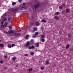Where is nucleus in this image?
Instances as JSON below:
<instances>
[{"label": "nucleus", "instance_id": "9b49d317", "mask_svg": "<svg viewBox=\"0 0 73 73\" xmlns=\"http://www.w3.org/2000/svg\"><path fill=\"white\" fill-rule=\"evenodd\" d=\"M36 25V26H38L39 25V23L38 22H36L35 23Z\"/></svg>", "mask_w": 73, "mask_h": 73}, {"label": "nucleus", "instance_id": "ddd939ff", "mask_svg": "<svg viewBox=\"0 0 73 73\" xmlns=\"http://www.w3.org/2000/svg\"><path fill=\"white\" fill-rule=\"evenodd\" d=\"M7 25H8V22H5L4 24L5 26H7Z\"/></svg>", "mask_w": 73, "mask_h": 73}, {"label": "nucleus", "instance_id": "5701e85b", "mask_svg": "<svg viewBox=\"0 0 73 73\" xmlns=\"http://www.w3.org/2000/svg\"><path fill=\"white\" fill-rule=\"evenodd\" d=\"M6 15H7V14L5 13V14H3L2 17H5V16H6Z\"/></svg>", "mask_w": 73, "mask_h": 73}, {"label": "nucleus", "instance_id": "4c0bfd02", "mask_svg": "<svg viewBox=\"0 0 73 73\" xmlns=\"http://www.w3.org/2000/svg\"><path fill=\"white\" fill-rule=\"evenodd\" d=\"M15 46V44H12V47H13Z\"/></svg>", "mask_w": 73, "mask_h": 73}, {"label": "nucleus", "instance_id": "f03ea898", "mask_svg": "<svg viewBox=\"0 0 73 73\" xmlns=\"http://www.w3.org/2000/svg\"><path fill=\"white\" fill-rule=\"evenodd\" d=\"M40 3H38V4L35 5L34 7H35V8H38V7H40Z\"/></svg>", "mask_w": 73, "mask_h": 73}, {"label": "nucleus", "instance_id": "49530a36", "mask_svg": "<svg viewBox=\"0 0 73 73\" xmlns=\"http://www.w3.org/2000/svg\"><path fill=\"white\" fill-rule=\"evenodd\" d=\"M3 21H2L1 22V24H3Z\"/></svg>", "mask_w": 73, "mask_h": 73}, {"label": "nucleus", "instance_id": "bb28decb", "mask_svg": "<svg viewBox=\"0 0 73 73\" xmlns=\"http://www.w3.org/2000/svg\"><path fill=\"white\" fill-rule=\"evenodd\" d=\"M54 17L56 20H58V18L57 17V16Z\"/></svg>", "mask_w": 73, "mask_h": 73}, {"label": "nucleus", "instance_id": "aec40b11", "mask_svg": "<svg viewBox=\"0 0 73 73\" xmlns=\"http://www.w3.org/2000/svg\"><path fill=\"white\" fill-rule=\"evenodd\" d=\"M16 3L15 2H13L12 3V5H16Z\"/></svg>", "mask_w": 73, "mask_h": 73}, {"label": "nucleus", "instance_id": "6e6d98bb", "mask_svg": "<svg viewBox=\"0 0 73 73\" xmlns=\"http://www.w3.org/2000/svg\"><path fill=\"white\" fill-rule=\"evenodd\" d=\"M43 17H44V16H42Z\"/></svg>", "mask_w": 73, "mask_h": 73}, {"label": "nucleus", "instance_id": "f3484780", "mask_svg": "<svg viewBox=\"0 0 73 73\" xmlns=\"http://www.w3.org/2000/svg\"><path fill=\"white\" fill-rule=\"evenodd\" d=\"M9 29H12V26H11V25L9 26L8 27Z\"/></svg>", "mask_w": 73, "mask_h": 73}, {"label": "nucleus", "instance_id": "423d86ee", "mask_svg": "<svg viewBox=\"0 0 73 73\" xmlns=\"http://www.w3.org/2000/svg\"><path fill=\"white\" fill-rule=\"evenodd\" d=\"M29 35H26V36L25 37V38L26 40H28V37H29Z\"/></svg>", "mask_w": 73, "mask_h": 73}, {"label": "nucleus", "instance_id": "3c124183", "mask_svg": "<svg viewBox=\"0 0 73 73\" xmlns=\"http://www.w3.org/2000/svg\"><path fill=\"white\" fill-rule=\"evenodd\" d=\"M16 67H18V65H16Z\"/></svg>", "mask_w": 73, "mask_h": 73}, {"label": "nucleus", "instance_id": "79ce46f5", "mask_svg": "<svg viewBox=\"0 0 73 73\" xmlns=\"http://www.w3.org/2000/svg\"><path fill=\"white\" fill-rule=\"evenodd\" d=\"M23 8H24V9H27V7L24 6H23Z\"/></svg>", "mask_w": 73, "mask_h": 73}, {"label": "nucleus", "instance_id": "9d476101", "mask_svg": "<svg viewBox=\"0 0 73 73\" xmlns=\"http://www.w3.org/2000/svg\"><path fill=\"white\" fill-rule=\"evenodd\" d=\"M7 20V18H4L3 20V21H6V20Z\"/></svg>", "mask_w": 73, "mask_h": 73}, {"label": "nucleus", "instance_id": "412c9836", "mask_svg": "<svg viewBox=\"0 0 73 73\" xmlns=\"http://www.w3.org/2000/svg\"><path fill=\"white\" fill-rule=\"evenodd\" d=\"M15 59H16V57H14L12 58V60L13 61H15Z\"/></svg>", "mask_w": 73, "mask_h": 73}, {"label": "nucleus", "instance_id": "f8f14e48", "mask_svg": "<svg viewBox=\"0 0 73 73\" xmlns=\"http://www.w3.org/2000/svg\"><path fill=\"white\" fill-rule=\"evenodd\" d=\"M70 11V10H69V9H66V12H69Z\"/></svg>", "mask_w": 73, "mask_h": 73}, {"label": "nucleus", "instance_id": "6e6552de", "mask_svg": "<svg viewBox=\"0 0 73 73\" xmlns=\"http://www.w3.org/2000/svg\"><path fill=\"white\" fill-rule=\"evenodd\" d=\"M7 46L8 48H12V45H11V44H8L7 45Z\"/></svg>", "mask_w": 73, "mask_h": 73}, {"label": "nucleus", "instance_id": "6ab92c4d", "mask_svg": "<svg viewBox=\"0 0 73 73\" xmlns=\"http://www.w3.org/2000/svg\"><path fill=\"white\" fill-rule=\"evenodd\" d=\"M29 72H31V71H32V69L31 68H30L28 70Z\"/></svg>", "mask_w": 73, "mask_h": 73}, {"label": "nucleus", "instance_id": "37998d69", "mask_svg": "<svg viewBox=\"0 0 73 73\" xmlns=\"http://www.w3.org/2000/svg\"><path fill=\"white\" fill-rule=\"evenodd\" d=\"M33 36L34 37H36V35H33Z\"/></svg>", "mask_w": 73, "mask_h": 73}, {"label": "nucleus", "instance_id": "5fc2aeb1", "mask_svg": "<svg viewBox=\"0 0 73 73\" xmlns=\"http://www.w3.org/2000/svg\"><path fill=\"white\" fill-rule=\"evenodd\" d=\"M64 12V11H63L62 12Z\"/></svg>", "mask_w": 73, "mask_h": 73}, {"label": "nucleus", "instance_id": "c85d7f7f", "mask_svg": "<svg viewBox=\"0 0 73 73\" xmlns=\"http://www.w3.org/2000/svg\"><path fill=\"white\" fill-rule=\"evenodd\" d=\"M40 69L41 70H44V67H41Z\"/></svg>", "mask_w": 73, "mask_h": 73}, {"label": "nucleus", "instance_id": "72a5a7b5", "mask_svg": "<svg viewBox=\"0 0 73 73\" xmlns=\"http://www.w3.org/2000/svg\"><path fill=\"white\" fill-rule=\"evenodd\" d=\"M29 49H32V46H29L28 48Z\"/></svg>", "mask_w": 73, "mask_h": 73}, {"label": "nucleus", "instance_id": "e433bc0d", "mask_svg": "<svg viewBox=\"0 0 73 73\" xmlns=\"http://www.w3.org/2000/svg\"><path fill=\"white\" fill-rule=\"evenodd\" d=\"M3 60H1L0 61V62L1 63V64H3Z\"/></svg>", "mask_w": 73, "mask_h": 73}, {"label": "nucleus", "instance_id": "39448f33", "mask_svg": "<svg viewBox=\"0 0 73 73\" xmlns=\"http://www.w3.org/2000/svg\"><path fill=\"white\" fill-rule=\"evenodd\" d=\"M33 31H32L33 33H34L35 31H36L37 30V27H35L33 29Z\"/></svg>", "mask_w": 73, "mask_h": 73}, {"label": "nucleus", "instance_id": "4be33fe9", "mask_svg": "<svg viewBox=\"0 0 73 73\" xmlns=\"http://www.w3.org/2000/svg\"><path fill=\"white\" fill-rule=\"evenodd\" d=\"M46 64L48 65V64H49V62L48 61H46Z\"/></svg>", "mask_w": 73, "mask_h": 73}, {"label": "nucleus", "instance_id": "cd10ccee", "mask_svg": "<svg viewBox=\"0 0 73 73\" xmlns=\"http://www.w3.org/2000/svg\"><path fill=\"white\" fill-rule=\"evenodd\" d=\"M68 37L69 38H70L71 37V35L70 34H69L68 35Z\"/></svg>", "mask_w": 73, "mask_h": 73}, {"label": "nucleus", "instance_id": "c9c22d12", "mask_svg": "<svg viewBox=\"0 0 73 73\" xmlns=\"http://www.w3.org/2000/svg\"><path fill=\"white\" fill-rule=\"evenodd\" d=\"M55 15H58V14H59V12H57L55 13Z\"/></svg>", "mask_w": 73, "mask_h": 73}, {"label": "nucleus", "instance_id": "dca6fc26", "mask_svg": "<svg viewBox=\"0 0 73 73\" xmlns=\"http://www.w3.org/2000/svg\"><path fill=\"white\" fill-rule=\"evenodd\" d=\"M1 27L2 29H3L4 28V25L3 24H1Z\"/></svg>", "mask_w": 73, "mask_h": 73}, {"label": "nucleus", "instance_id": "20e7f679", "mask_svg": "<svg viewBox=\"0 0 73 73\" xmlns=\"http://www.w3.org/2000/svg\"><path fill=\"white\" fill-rule=\"evenodd\" d=\"M20 35H21V34H20V33H17L14 34V35L15 36L17 37L18 36H20Z\"/></svg>", "mask_w": 73, "mask_h": 73}, {"label": "nucleus", "instance_id": "603ef678", "mask_svg": "<svg viewBox=\"0 0 73 73\" xmlns=\"http://www.w3.org/2000/svg\"><path fill=\"white\" fill-rule=\"evenodd\" d=\"M59 32L60 33H61V31H60Z\"/></svg>", "mask_w": 73, "mask_h": 73}, {"label": "nucleus", "instance_id": "2f4dec72", "mask_svg": "<svg viewBox=\"0 0 73 73\" xmlns=\"http://www.w3.org/2000/svg\"><path fill=\"white\" fill-rule=\"evenodd\" d=\"M36 35H38V32H36L35 33Z\"/></svg>", "mask_w": 73, "mask_h": 73}, {"label": "nucleus", "instance_id": "c03bdc74", "mask_svg": "<svg viewBox=\"0 0 73 73\" xmlns=\"http://www.w3.org/2000/svg\"><path fill=\"white\" fill-rule=\"evenodd\" d=\"M24 56H28V54H25Z\"/></svg>", "mask_w": 73, "mask_h": 73}, {"label": "nucleus", "instance_id": "f704fd0d", "mask_svg": "<svg viewBox=\"0 0 73 73\" xmlns=\"http://www.w3.org/2000/svg\"><path fill=\"white\" fill-rule=\"evenodd\" d=\"M18 1L19 2V3H21L22 1V0H18Z\"/></svg>", "mask_w": 73, "mask_h": 73}, {"label": "nucleus", "instance_id": "4468645a", "mask_svg": "<svg viewBox=\"0 0 73 73\" xmlns=\"http://www.w3.org/2000/svg\"><path fill=\"white\" fill-rule=\"evenodd\" d=\"M9 33H13V31L12 30H11L9 31Z\"/></svg>", "mask_w": 73, "mask_h": 73}, {"label": "nucleus", "instance_id": "a19ab883", "mask_svg": "<svg viewBox=\"0 0 73 73\" xmlns=\"http://www.w3.org/2000/svg\"><path fill=\"white\" fill-rule=\"evenodd\" d=\"M62 5L63 7H65V3H63L62 4Z\"/></svg>", "mask_w": 73, "mask_h": 73}, {"label": "nucleus", "instance_id": "393cba45", "mask_svg": "<svg viewBox=\"0 0 73 73\" xmlns=\"http://www.w3.org/2000/svg\"><path fill=\"white\" fill-rule=\"evenodd\" d=\"M30 42H31V43H33V42H34V40L33 39H32L31 40Z\"/></svg>", "mask_w": 73, "mask_h": 73}, {"label": "nucleus", "instance_id": "09e8293b", "mask_svg": "<svg viewBox=\"0 0 73 73\" xmlns=\"http://www.w3.org/2000/svg\"><path fill=\"white\" fill-rule=\"evenodd\" d=\"M43 29V27H42L41 28V29H42V30Z\"/></svg>", "mask_w": 73, "mask_h": 73}, {"label": "nucleus", "instance_id": "58836bf2", "mask_svg": "<svg viewBox=\"0 0 73 73\" xmlns=\"http://www.w3.org/2000/svg\"><path fill=\"white\" fill-rule=\"evenodd\" d=\"M34 48H35V46H31V48L34 49Z\"/></svg>", "mask_w": 73, "mask_h": 73}, {"label": "nucleus", "instance_id": "a18cd8bd", "mask_svg": "<svg viewBox=\"0 0 73 73\" xmlns=\"http://www.w3.org/2000/svg\"><path fill=\"white\" fill-rule=\"evenodd\" d=\"M4 69L5 70H6V69H7V67H4Z\"/></svg>", "mask_w": 73, "mask_h": 73}, {"label": "nucleus", "instance_id": "de8ad7c7", "mask_svg": "<svg viewBox=\"0 0 73 73\" xmlns=\"http://www.w3.org/2000/svg\"><path fill=\"white\" fill-rule=\"evenodd\" d=\"M4 57L5 58H7V56H5Z\"/></svg>", "mask_w": 73, "mask_h": 73}, {"label": "nucleus", "instance_id": "7c9ffc66", "mask_svg": "<svg viewBox=\"0 0 73 73\" xmlns=\"http://www.w3.org/2000/svg\"><path fill=\"white\" fill-rule=\"evenodd\" d=\"M31 55H33L34 54V52H31L30 53Z\"/></svg>", "mask_w": 73, "mask_h": 73}, {"label": "nucleus", "instance_id": "0eeeda50", "mask_svg": "<svg viewBox=\"0 0 73 73\" xmlns=\"http://www.w3.org/2000/svg\"><path fill=\"white\" fill-rule=\"evenodd\" d=\"M41 22H42H42H44V23H46V20L43 19L42 20V21H41Z\"/></svg>", "mask_w": 73, "mask_h": 73}, {"label": "nucleus", "instance_id": "c756f323", "mask_svg": "<svg viewBox=\"0 0 73 73\" xmlns=\"http://www.w3.org/2000/svg\"><path fill=\"white\" fill-rule=\"evenodd\" d=\"M44 37H45V35H42L41 36V38H44Z\"/></svg>", "mask_w": 73, "mask_h": 73}, {"label": "nucleus", "instance_id": "1a4fd4ad", "mask_svg": "<svg viewBox=\"0 0 73 73\" xmlns=\"http://www.w3.org/2000/svg\"><path fill=\"white\" fill-rule=\"evenodd\" d=\"M39 44L38 43H36V44H35V46H36V47H38L39 46Z\"/></svg>", "mask_w": 73, "mask_h": 73}, {"label": "nucleus", "instance_id": "473e14b6", "mask_svg": "<svg viewBox=\"0 0 73 73\" xmlns=\"http://www.w3.org/2000/svg\"><path fill=\"white\" fill-rule=\"evenodd\" d=\"M3 44H1L0 45V46H1V48H3Z\"/></svg>", "mask_w": 73, "mask_h": 73}, {"label": "nucleus", "instance_id": "864d4df0", "mask_svg": "<svg viewBox=\"0 0 73 73\" xmlns=\"http://www.w3.org/2000/svg\"><path fill=\"white\" fill-rule=\"evenodd\" d=\"M1 42V40H0V42Z\"/></svg>", "mask_w": 73, "mask_h": 73}, {"label": "nucleus", "instance_id": "8fccbe9b", "mask_svg": "<svg viewBox=\"0 0 73 73\" xmlns=\"http://www.w3.org/2000/svg\"><path fill=\"white\" fill-rule=\"evenodd\" d=\"M25 3H23V5H25Z\"/></svg>", "mask_w": 73, "mask_h": 73}, {"label": "nucleus", "instance_id": "b1692460", "mask_svg": "<svg viewBox=\"0 0 73 73\" xmlns=\"http://www.w3.org/2000/svg\"><path fill=\"white\" fill-rule=\"evenodd\" d=\"M59 8L60 9H61L62 8V6H60L59 7Z\"/></svg>", "mask_w": 73, "mask_h": 73}, {"label": "nucleus", "instance_id": "7ed1b4c3", "mask_svg": "<svg viewBox=\"0 0 73 73\" xmlns=\"http://www.w3.org/2000/svg\"><path fill=\"white\" fill-rule=\"evenodd\" d=\"M29 45H30V42L28 41L27 42V43L25 44V46L26 47H28Z\"/></svg>", "mask_w": 73, "mask_h": 73}, {"label": "nucleus", "instance_id": "2eb2a0df", "mask_svg": "<svg viewBox=\"0 0 73 73\" xmlns=\"http://www.w3.org/2000/svg\"><path fill=\"white\" fill-rule=\"evenodd\" d=\"M41 41L42 42H44L45 41V39L42 38L41 39Z\"/></svg>", "mask_w": 73, "mask_h": 73}, {"label": "nucleus", "instance_id": "a211bd4d", "mask_svg": "<svg viewBox=\"0 0 73 73\" xmlns=\"http://www.w3.org/2000/svg\"><path fill=\"white\" fill-rule=\"evenodd\" d=\"M69 47V44H67L66 47V49H68Z\"/></svg>", "mask_w": 73, "mask_h": 73}, {"label": "nucleus", "instance_id": "ea45409f", "mask_svg": "<svg viewBox=\"0 0 73 73\" xmlns=\"http://www.w3.org/2000/svg\"><path fill=\"white\" fill-rule=\"evenodd\" d=\"M8 20L9 21H11V18H8Z\"/></svg>", "mask_w": 73, "mask_h": 73}, {"label": "nucleus", "instance_id": "a878e982", "mask_svg": "<svg viewBox=\"0 0 73 73\" xmlns=\"http://www.w3.org/2000/svg\"><path fill=\"white\" fill-rule=\"evenodd\" d=\"M23 6H21L20 8V9L21 10H23Z\"/></svg>", "mask_w": 73, "mask_h": 73}, {"label": "nucleus", "instance_id": "f257e3e1", "mask_svg": "<svg viewBox=\"0 0 73 73\" xmlns=\"http://www.w3.org/2000/svg\"><path fill=\"white\" fill-rule=\"evenodd\" d=\"M9 11L10 12H13L14 13L16 12L17 11V8H15L14 9H11L9 10Z\"/></svg>", "mask_w": 73, "mask_h": 73}]
</instances>
